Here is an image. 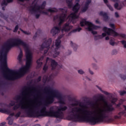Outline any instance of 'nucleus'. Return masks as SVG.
<instances>
[{"label": "nucleus", "instance_id": "f3484780", "mask_svg": "<svg viewBox=\"0 0 126 126\" xmlns=\"http://www.w3.org/2000/svg\"><path fill=\"white\" fill-rule=\"evenodd\" d=\"M0 113H3V114H10L11 111L8 109H2L0 108Z\"/></svg>", "mask_w": 126, "mask_h": 126}, {"label": "nucleus", "instance_id": "f704fd0d", "mask_svg": "<svg viewBox=\"0 0 126 126\" xmlns=\"http://www.w3.org/2000/svg\"><path fill=\"white\" fill-rule=\"evenodd\" d=\"M18 30V25L16 26V27H15V29L13 31V32L14 33L17 32V31Z\"/></svg>", "mask_w": 126, "mask_h": 126}, {"label": "nucleus", "instance_id": "a878e982", "mask_svg": "<svg viewBox=\"0 0 126 126\" xmlns=\"http://www.w3.org/2000/svg\"><path fill=\"white\" fill-rule=\"evenodd\" d=\"M20 30H21V31H22L23 33H24V34H26V35H30V34H31V32H30L24 31H23V30L21 29H20Z\"/></svg>", "mask_w": 126, "mask_h": 126}, {"label": "nucleus", "instance_id": "f257e3e1", "mask_svg": "<svg viewBox=\"0 0 126 126\" xmlns=\"http://www.w3.org/2000/svg\"><path fill=\"white\" fill-rule=\"evenodd\" d=\"M0 58L3 61V76L7 80H16L30 71L32 52L19 38H10L4 43Z\"/></svg>", "mask_w": 126, "mask_h": 126}, {"label": "nucleus", "instance_id": "5fc2aeb1", "mask_svg": "<svg viewBox=\"0 0 126 126\" xmlns=\"http://www.w3.org/2000/svg\"><path fill=\"white\" fill-rule=\"evenodd\" d=\"M2 10H5L4 7H2Z\"/></svg>", "mask_w": 126, "mask_h": 126}, {"label": "nucleus", "instance_id": "58836bf2", "mask_svg": "<svg viewBox=\"0 0 126 126\" xmlns=\"http://www.w3.org/2000/svg\"><path fill=\"white\" fill-rule=\"evenodd\" d=\"M114 118L115 119V120H118L119 119H121V116H120V115H115Z\"/></svg>", "mask_w": 126, "mask_h": 126}, {"label": "nucleus", "instance_id": "72a5a7b5", "mask_svg": "<svg viewBox=\"0 0 126 126\" xmlns=\"http://www.w3.org/2000/svg\"><path fill=\"white\" fill-rule=\"evenodd\" d=\"M107 6L108 7V8H109V9L111 11H113L114 10V9H113V7H112V6H111V5L110 4H107Z\"/></svg>", "mask_w": 126, "mask_h": 126}, {"label": "nucleus", "instance_id": "6e6d98bb", "mask_svg": "<svg viewBox=\"0 0 126 126\" xmlns=\"http://www.w3.org/2000/svg\"><path fill=\"white\" fill-rule=\"evenodd\" d=\"M121 105V104H118V105H117V107H120V105Z\"/></svg>", "mask_w": 126, "mask_h": 126}, {"label": "nucleus", "instance_id": "1a4fd4ad", "mask_svg": "<svg viewBox=\"0 0 126 126\" xmlns=\"http://www.w3.org/2000/svg\"><path fill=\"white\" fill-rule=\"evenodd\" d=\"M51 63V66L52 70H54V69L57 67V65H58V63H57L56 61L52 60V59L47 58L46 64L44 65L43 68L44 71H46L47 69H48V63Z\"/></svg>", "mask_w": 126, "mask_h": 126}, {"label": "nucleus", "instance_id": "79ce46f5", "mask_svg": "<svg viewBox=\"0 0 126 126\" xmlns=\"http://www.w3.org/2000/svg\"><path fill=\"white\" fill-rule=\"evenodd\" d=\"M102 93H104V94H105V95H109L110 94L107 92L104 91H102Z\"/></svg>", "mask_w": 126, "mask_h": 126}, {"label": "nucleus", "instance_id": "3c124183", "mask_svg": "<svg viewBox=\"0 0 126 126\" xmlns=\"http://www.w3.org/2000/svg\"><path fill=\"white\" fill-rule=\"evenodd\" d=\"M109 39H110L109 36H107V37H105V40H109Z\"/></svg>", "mask_w": 126, "mask_h": 126}, {"label": "nucleus", "instance_id": "f03ea898", "mask_svg": "<svg viewBox=\"0 0 126 126\" xmlns=\"http://www.w3.org/2000/svg\"><path fill=\"white\" fill-rule=\"evenodd\" d=\"M19 3L21 5H23L24 7L28 8L30 12L32 14H35L36 18L40 17V14H45L48 15L49 12L53 13L54 12H57L60 11L61 14L55 16L54 17V21L55 22H58V25L54 26L51 31V33L53 36H55L57 34H59L61 31L63 34L64 32L67 33L69 32L72 28V26L69 25L68 23L64 24L62 28V24L63 23V21L68 19L69 22H72L73 24H74L78 19L79 16L77 15V12L80 7L79 5V0H76V4L73 7V11L74 12L71 13L70 15L67 17L66 12H67V7H65L63 8H59V9L56 8H50L47 10H45V6H46V1H43L41 5H39L38 4L37 0H18Z\"/></svg>", "mask_w": 126, "mask_h": 126}, {"label": "nucleus", "instance_id": "aec40b11", "mask_svg": "<svg viewBox=\"0 0 126 126\" xmlns=\"http://www.w3.org/2000/svg\"><path fill=\"white\" fill-rule=\"evenodd\" d=\"M82 29H81V28H78L77 29L73 30L71 32H70L68 33V36H69V35H70V34H71V33H75L76 32H80V31H81V30H82Z\"/></svg>", "mask_w": 126, "mask_h": 126}, {"label": "nucleus", "instance_id": "bb28decb", "mask_svg": "<svg viewBox=\"0 0 126 126\" xmlns=\"http://www.w3.org/2000/svg\"><path fill=\"white\" fill-rule=\"evenodd\" d=\"M78 73H79V74L82 75L84 74V73H85V72H84V71H83L82 69H80L78 70Z\"/></svg>", "mask_w": 126, "mask_h": 126}, {"label": "nucleus", "instance_id": "cd10ccee", "mask_svg": "<svg viewBox=\"0 0 126 126\" xmlns=\"http://www.w3.org/2000/svg\"><path fill=\"white\" fill-rule=\"evenodd\" d=\"M111 102L112 104H115V102H117V98L112 97L111 99Z\"/></svg>", "mask_w": 126, "mask_h": 126}, {"label": "nucleus", "instance_id": "864d4df0", "mask_svg": "<svg viewBox=\"0 0 126 126\" xmlns=\"http://www.w3.org/2000/svg\"><path fill=\"white\" fill-rule=\"evenodd\" d=\"M112 0V1H115V2L119 1V0Z\"/></svg>", "mask_w": 126, "mask_h": 126}, {"label": "nucleus", "instance_id": "a19ab883", "mask_svg": "<svg viewBox=\"0 0 126 126\" xmlns=\"http://www.w3.org/2000/svg\"><path fill=\"white\" fill-rule=\"evenodd\" d=\"M115 17H117V18L120 17V15H119V13L117 12L115 13Z\"/></svg>", "mask_w": 126, "mask_h": 126}, {"label": "nucleus", "instance_id": "4d7b16f0", "mask_svg": "<svg viewBox=\"0 0 126 126\" xmlns=\"http://www.w3.org/2000/svg\"><path fill=\"white\" fill-rule=\"evenodd\" d=\"M6 29H7V30H10V29H9V28H6Z\"/></svg>", "mask_w": 126, "mask_h": 126}, {"label": "nucleus", "instance_id": "603ef678", "mask_svg": "<svg viewBox=\"0 0 126 126\" xmlns=\"http://www.w3.org/2000/svg\"><path fill=\"white\" fill-rule=\"evenodd\" d=\"M123 107H124V108L125 109V111H126V106L124 105Z\"/></svg>", "mask_w": 126, "mask_h": 126}, {"label": "nucleus", "instance_id": "39448f33", "mask_svg": "<svg viewBox=\"0 0 126 126\" xmlns=\"http://www.w3.org/2000/svg\"><path fill=\"white\" fill-rule=\"evenodd\" d=\"M63 37V34L61 35L58 37V39L56 40L55 45H53L51 48H50L51 44H52V38H44L43 40V43L40 45L39 48L40 51H44V55L45 56L47 53L48 56L52 57L53 56L54 58H56L60 55V51L58 50L61 47V39Z\"/></svg>", "mask_w": 126, "mask_h": 126}, {"label": "nucleus", "instance_id": "4468645a", "mask_svg": "<svg viewBox=\"0 0 126 126\" xmlns=\"http://www.w3.org/2000/svg\"><path fill=\"white\" fill-rule=\"evenodd\" d=\"M107 36V33L106 32H103L101 35H97L94 36V40L95 41H97V40H99V39H102L103 37H106Z\"/></svg>", "mask_w": 126, "mask_h": 126}, {"label": "nucleus", "instance_id": "a18cd8bd", "mask_svg": "<svg viewBox=\"0 0 126 126\" xmlns=\"http://www.w3.org/2000/svg\"><path fill=\"white\" fill-rule=\"evenodd\" d=\"M32 90H33V91H35V92H38V91L35 88H33Z\"/></svg>", "mask_w": 126, "mask_h": 126}, {"label": "nucleus", "instance_id": "9b49d317", "mask_svg": "<svg viewBox=\"0 0 126 126\" xmlns=\"http://www.w3.org/2000/svg\"><path fill=\"white\" fill-rule=\"evenodd\" d=\"M90 3H91V0H87L85 5L82 10V12H85V11L87 10L89 6V4H90Z\"/></svg>", "mask_w": 126, "mask_h": 126}, {"label": "nucleus", "instance_id": "2eb2a0df", "mask_svg": "<svg viewBox=\"0 0 126 126\" xmlns=\"http://www.w3.org/2000/svg\"><path fill=\"white\" fill-rule=\"evenodd\" d=\"M9 111H10V113H7L8 115H10L9 116L10 117H13V116H15V117H16V118H18L19 117H20V115H21V111H19L17 113H16V114H14V113H11V110L10 109H9Z\"/></svg>", "mask_w": 126, "mask_h": 126}, {"label": "nucleus", "instance_id": "dca6fc26", "mask_svg": "<svg viewBox=\"0 0 126 126\" xmlns=\"http://www.w3.org/2000/svg\"><path fill=\"white\" fill-rule=\"evenodd\" d=\"M12 1H13V0H3L1 3V5L2 6H6L8 3L12 2Z\"/></svg>", "mask_w": 126, "mask_h": 126}, {"label": "nucleus", "instance_id": "052dcab7", "mask_svg": "<svg viewBox=\"0 0 126 126\" xmlns=\"http://www.w3.org/2000/svg\"><path fill=\"white\" fill-rule=\"evenodd\" d=\"M46 126H48V125H46Z\"/></svg>", "mask_w": 126, "mask_h": 126}, {"label": "nucleus", "instance_id": "c9c22d12", "mask_svg": "<svg viewBox=\"0 0 126 126\" xmlns=\"http://www.w3.org/2000/svg\"><path fill=\"white\" fill-rule=\"evenodd\" d=\"M120 76L121 78H122V79H124V80L126 79V75L120 74Z\"/></svg>", "mask_w": 126, "mask_h": 126}, {"label": "nucleus", "instance_id": "680f3d73", "mask_svg": "<svg viewBox=\"0 0 126 126\" xmlns=\"http://www.w3.org/2000/svg\"><path fill=\"white\" fill-rule=\"evenodd\" d=\"M46 126H48V125H46Z\"/></svg>", "mask_w": 126, "mask_h": 126}, {"label": "nucleus", "instance_id": "37998d69", "mask_svg": "<svg viewBox=\"0 0 126 126\" xmlns=\"http://www.w3.org/2000/svg\"><path fill=\"white\" fill-rule=\"evenodd\" d=\"M41 78H42V77L41 76H39L37 79V82H40V81H41Z\"/></svg>", "mask_w": 126, "mask_h": 126}, {"label": "nucleus", "instance_id": "49530a36", "mask_svg": "<svg viewBox=\"0 0 126 126\" xmlns=\"http://www.w3.org/2000/svg\"><path fill=\"white\" fill-rule=\"evenodd\" d=\"M95 23H96V24H100V22L98 20H95Z\"/></svg>", "mask_w": 126, "mask_h": 126}, {"label": "nucleus", "instance_id": "4c0bfd02", "mask_svg": "<svg viewBox=\"0 0 126 126\" xmlns=\"http://www.w3.org/2000/svg\"><path fill=\"white\" fill-rule=\"evenodd\" d=\"M37 35H38V31L35 33V35L33 36V40H36Z\"/></svg>", "mask_w": 126, "mask_h": 126}, {"label": "nucleus", "instance_id": "7c9ffc66", "mask_svg": "<svg viewBox=\"0 0 126 126\" xmlns=\"http://www.w3.org/2000/svg\"><path fill=\"white\" fill-rule=\"evenodd\" d=\"M121 96H124V95H125V94H126V92L125 91H120L119 92Z\"/></svg>", "mask_w": 126, "mask_h": 126}, {"label": "nucleus", "instance_id": "4be33fe9", "mask_svg": "<svg viewBox=\"0 0 126 126\" xmlns=\"http://www.w3.org/2000/svg\"><path fill=\"white\" fill-rule=\"evenodd\" d=\"M114 7L116 9H118L119 10L122 9V6H120L119 5V3H118L117 2L115 3V4H114Z\"/></svg>", "mask_w": 126, "mask_h": 126}, {"label": "nucleus", "instance_id": "412c9836", "mask_svg": "<svg viewBox=\"0 0 126 126\" xmlns=\"http://www.w3.org/2000/svg\"><path fill=\"white\" fill-rule=\"evenodd\" d=\"M71 1H72V0H66V2L69 8H70L72 6V2Z\"/></svg>", "mask_w": 126, "mask_h": 126}, {"label": "nucleus", "instance_id": "a211bd4d", "mask_svg": "<svg viewBox=\"0 0 126 126\" xmlns=\"http://www.w3.org/2000/svg\"><path fill=\"white\" fill-rule=\"evenodd\" d=\"M70 46H71V47L73 48L74 51H77V48L78 47V46H77V45H76V44L73 43L71 41L70 42Z\"/></svg>", "mask_w": 126, "mask_h": 126}, {"label": "nucleus", "instance_id": "423d86ee", "mask_svg": "<svg viewBox=\"0 0 126 126\" xmlns=\"http://www.w3.org/2000/svg\"><path fill=\"white\" fill-rule=\"evenodd\" d=\"M45 93L47 94H51V95L48 96L47 100L45 102L46 105H50V104H53L55 101V98L58 99L59 104L61 105H65V101L63 100V94L60 93L59 90L57 89L52 90V88L50 87H46L44 89Z\"/></svg>", "mask_w": 126, "mask_h": 126}, {"label": "nucleus", "instance_id": "2f4dec72", "mask_svg": "<svg viewBox=\"0 0 126 126\" xmlns=\"http://www.w3.org/2000/svg\"><path fill=\"white\" fill-rule=\"evenodd\" d=\"M117 54H118V51H117V50L114 49L112 50V55H117Z\"/></svg>", "mask_w": 126, "mask_h": 126}, {"label": "nucleus", "instance_id": "09e8293b", "mask_svg": "<svg viewBox=\"0 0 126 126\" xmlns=\"http://www.w3.org/2000/svg\"><path fill=\"white\" fill-rule=\"evenodd\" d=\"M105 3H108V0H103Z\"/></svg>", "mask_w": 126, "mask_h": 126}, {"label": "nucleus", "instance_id": "9d476101", "mask_svg": "<svg viewBox=\"0 0 126 126\" xmlns=\"http://www.w3.org/2000/svg\"><path fill=\"white\" fill-rule=\"evenodd\" d=\"M54 78V74L49 75L46 74L43 76V82L44 83H46V82H49V81H51Z\"/></svg>", "mask_w": 126, "mask_h": 126}, {"label": "nucleus", "instance_id": "c03bdc74", "mask_svg": "<svg viewBox=\"0 0 126 126\" xmlns=\"http://www.w3.org/2000/svg\"><path fill=\"white\" fill-rule=\"evenodd\" d=\"M5 124H6V123L5 122H2L0 124V126H3L5 125Z\"/></svg>", "mask_w": 126, "mask_h": 126}, {"label": "nucleus", "instance_id": "c85d7f7f", "mask_svg": "<svg viewBox=\"0 0 126 126\" xmlns=\"http://www.w3.org/2000/svg\"><path fill=\"white\" fill-rule=\"evenodd\" d=\"M125 114H126V111H122L118 113V116L121 118V117H122V116H124Z\"/></svg>", "mask_w": 126, "mask_h": 126}, {"label": "nucleus", "instance_id": "7ed1b4c3", "mask_svg": "<svg viewBox=\"0 0 126 126\" xmlns=\"http://www.w3.org/2000/svg\"><path fill=\"white\" fill-rule=\"evenodd\" d=\"M100 101L104 102L105 107H99L90 110L88 106L82 102L72 103L69 109L67 110V119L69 121L73 122H79L84 121L91 125H96L99 122H103L105 120L109 119L115 112V107L112 104H108L105 101L103 95L100 96Z\"/></svg>", "mask_w": 126, "mask_h": 126}, {"label": "nucleus", "instance_id": "de8ad7c7", "mask_svg": "<svg viewBox=\"0 0 126 126\" xmlns=\"http://www.w3.org/2000/svg\"><path fill=\"white\" fill-rule=\"evenodd\" d=\"M98 89L101 91V92H102L103 90H102V89L100 88L99 87H97Z\"/></svg>", "mask_w": 126, "mask_h": 126}, {"label": "nucleus", "instance_id": "0eeeda50", "mask_svg": "<svg viewBox=\"0 0 126 126\" xmlns=\"http://www.w3.org/2000/svg\"><path fill=\"white\" fill-rule=\"evenodd\" d=\"M80 24L82 27L86 26V29L88 30V31H92V33L93 34V35H96V34H97V32L93 30H97V29H100V27L95 26L91 22L87 21L84 19H82Z\"/></svg>", "mask_w": 126, "mask_h": 126}, {"label": "nucleus", "instance_id": "c756f323", "mask_svg": "<svg viewBox=\"0 0 126 126\" xmlns=\"http://www.w3.org/2000/svg\"><path fill=\"white\" fill-rule=\"evenodd\" d=\"M121 43L122 45H123L124 47L126 49V40H122L121 41Z\"/></svg>", "mask_w": 126, "mask_h": 126}, {"label": "nucleus", "instance_id": "20e7f679", "mask_svg": "<svg viewBox=\"0 0 126 126\" xmlns=\"http://www.w3.org/2000/svg\"><path fill=\"white\" fill-rule=\"evenodd\" d=\"M24 90L22 92L21 94L16 96V100L18 104H16V111L18 110L19 108L21 110H23L25 114L29 117V118H44V117H51L52 118H56L59 119L61 121L64 116V112L67 110V106L61 105L60 106L55 105L51 106L49 108V111H47V107L45 106L41 107L40 105V100H42V96L41 94H36V97H34L35 103L30 104L24 103V100H27V96L29 95L28 92L31 90L30 87H24ZM39 110H40L39 111Z\"/></svg>", "mask_w": 126, "mask_h": 126}, {"label": "nucleus", "instance_id": "5701e85b", "mask_svg": "<svg viewBox=\"0 0 126 126\" xmlns=\"http://www.w3.org/2000/svg\"><path fill=\"white\" fill-rule=\"evenodd\" d=\"M92 66L95 70H98V69H99V66L95 63H93Z\"/></svg>", "mask_w": 126, "mask_h": 126}, {"label": "nucleus", "instance_id": "f8f14e48", "mask_svg": "<svg viewBox=\"0 0 126 126\" xmlns=\"http://www.w3.org/2000/svg\"><path fill=\"white\" fill-rule=\"evenodd\" d=\"M44 60V56H42L36 61V63L37 64V68H40L41 66H42V64H43V63L42 61Z\"/></svg>", "mask_w": 126, "mask_h": 126}, {"label": "nucleus", "instance_id": "ddd939ff", "mask_svg": "<svg viewBox=\"0 0 126 126\" xmlns=\"http://www.w3.org/2000/svg\"><path fill=\"white\" fill-rule=\"evenodd\" d=\"M99 15L103 17V19L105 21H108L109 20V16H108V15L106 14V13L101 11L99 13Z\"/></svg>", "mask_w": 126, "mask_h": 126}, {"label": "nucleus", "instance_id": "393cba45", "mask_svg": "<svg viewBox=\"0 0 126 126\" xmlns=\"http://www.w3.org/2000/svg\"><path fill=\"white\" fill-rule=\"evenodd\" d=\"M10 119V117H8L7 118V120H9V121H8V125H9V126H11V125H12V124H13V119Z\"/></svg>", "mask_w": 126, "mask_h": 126}, {"label": "nucleus", "instance_id": "e433bc0d", "mask_svg": "<svg viewBox=\"0 0 126 126\" xmlns=\"http://www.w3.org/2000/svg\"><path fill=\"white\" fill-rule=\"evenodd\" d=\"M120 36L123 38V39H126V35L125 34H120Z\"/></svg>", "mask_w": 126, "mask_h": 126}, {"label": "nucleus", "instance_id": "6ab92c4d", "mask_svg": "<svg viewBox=\"0 0 126 126\" xmlns=\"http://www.w3.org/2000/svg\"><path fill=\"white\" fill-rule=\"evenodd\" d=\"M20 52L18 57V60L20 63H21V62H22V57H23V54L22 53V50H21V48H20Z\"/></svg>", "mask_w": 126, "mask_h": 126}, {"label": "nucleus", "instance_id": "13d9d810", "mask_svg": "<svg viewBox=\"0 0 126 126\" xmlns=\"http://www.w3.org/2000/svg\"><path fill=\"white\" fill-rule=\"evenodd\" d=\"M19 33H20V32L19 31V32H18V33L19 34Z\"/></svg>", "mask_w": 126, "mask_h": 126}, {"label": "nucleus", "instance_id": "ea45409f", "mask_svg": "<svg viewBox=\"0 0 126 126\" xmlns=\"http://www.w3.org/2000/svg\"><path fill=\"white\" fill-rule=\"evenodd\" d=\"M89 72L90 74H92V75H93V74H94V72H93V71L91 70V69L90 68H89Z\"/></svg>", "mask_w": 126, "mask_h": 126}, {"label": "nucleus", "instance_id": "bf43d9fd", "mask_svg": "<svg viewBox=\"0 0 126 126\" xmlns=\"http://www.w3.org/2000/svg\"><path fill=\"white\" fill-rule=\"evenodd\" d=\"M1 17H3V16H2L1 15Z\"/></svg>", "mask_w": 126, "mask_h": 126}, {"label": "nucleus", "instance_id": "6e6552de", "mask_svg": "<svg viewBox=\"0 0 126 126\" xmlns=\"http://www.w3.org/2000/svg\"><path fill=\"white\" fill-rule=\"evenodd\" d=\"M109 26L112 29L104 27L102 29L103 31H104V32H105V33L109 36H113V37H117V36H119V33L114 31L116 29L115 27V24H110Z\"/></svg>", "mask_w": 126, "mask_h": 126}, {"label": "nucleus", "instance_id": "8fccbe9b", "mask_svg": "<svg viewBox=\"0 0 126 126\" xmlns=\"http://www.w3.org/2000/svg\"><path fill=\"white\" fill-rule=\"evenodd\" d=\"M86 79H87L88 80H89V81H91V78H88V77H86Z\"/></svg>", "mask_w": 126, "mask_h": 126}, {"label": "nucleus", "instance_id": "b1692460", "mask_svg": "<svg viewBox=\"0 0 126 126\" xmlns=\"http://www.w3.org/2000/svg\"><path fill=\"white\" fill-rule=\"evenodd\" d=\"M109 44L111 45V46H115V44H116V42H115V40H114V38L111 39L109 41Z\"/></svg>", "mask_w": 126, "mask_h": 126}, {"label": "nucleus", "instance_id": "473e14b6", "mask_svg": "<svg viewBox=\"0 0 126 126\" xmlns=\"http://www.w3.org/2000/svg\"><path fill=\"white\" fill-rule=\"evenodd\" d=\"M65 56H69L70 55H71V51L68 50L65 54Z\"/></svg>", "mask_w": 126, "mask_h": 126}]
</instances>
